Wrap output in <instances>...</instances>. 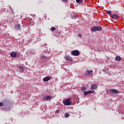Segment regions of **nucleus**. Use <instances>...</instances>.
<instances>
[{
    "mask_svg": "<svg viewBox=\"0 0 124 124\" xmlns=\"http://www.w3.org/2000/svg\"><path fill=\"white\" fill-rule=\"evenodd\" d=\"M91 31H102V27L99 26H94L91 28Z\"/></svg>",
    "mask_w": 124,
    "mask_h": 124,
    "instance_id": "1",
    "label": "nucleus"
},
{
    "mask_svg": "<svg viewBox=\"0 0 124 124\" xmlns=\"http://www.w3.org/2000/svg\"><path fill=\"white\" fill-rule=\"evenodd\" d=\"M63 103L64 105H66V106L71 105V103H72V102H71V98H69L65 99V100L63 101Z\"/></svg>",
    "mask_w": 124,
    "mask_h": 124,
    "instance_id": "2",
    "label": "nucleus"
},
{
    "mask_svg": "<svg viewBox=\"0 0 124 124\" xmlns=\"http://www.w3.org/2000/svg\"><path fill=\"white\" fill-rule=\"evenodd\" d=\"M85 75H88V76L93 77V70H86L85 72Z\"/></svg>",
    "mask_w": 124,
    "mask_h": 124,
    "instance_id": "3",
    "label": "nucleus"
},
{
    "mask_svg": "<svg viewBox=\"0 0 124 124\" xmlns=\"http://www.w3.org/2000/svg\"><path fill=\"white\" fill-rule=\"evenodd\" d=\"M71 54L72 55H73V56H79L80 52H79V51H78V50H73L71 51Z\"/></svg>",
    "mask_w": 124,
    "mask_h": 124,
    "instance_id": "4",
    "label": "nucleus"
},
{
    "mask_svg": "<svg viewBox=\"0 0 124 124\" xmlns=\"http://www.w3.org/2000/svg\"><path fill=\"white\" fill-rule=\"evenodd\" d=\"M111 17L113 19V20H118L119 18V15L114 13L111 15Z\"/></svg>",
    "mask_w": 124,
    "mask_h": 124,
    "instance_id": "5",
    "label": "nucleus"
},
{
    "mask_svg": "<svg viewBox=\"0 0 124 124\" xmlns=\"http://www.w3.org/2000/svg\"><path fill=\"white\" fill-rule=\"evenodd\" d=\"M43 99L44 100L50 101L51 99H52V96L50 95H46L43 96Z\"/></svg>",
    "mask_w": 124,
    "mask_h": 124,
    "instance_id": "6",
    "label": "nucleus"
},
{
    "mask_svg": "<svg viewBox=\"0 0 124 124\" xmlns=\"http://www.w3.org/2000/svg\"><path fill=\"white\" fill-rule=\"evenodd\" d=\"M15 31H21V26L20 24H16L15 26Z\"/></svg>",
    "mask_w": 124,
    "mask_h": 124,
    "instance_id": "7",
    "label": "nucleus"
},
{
    "mask_svg": "<svg viewBox=\"0 0 124 124\" xmlns=\"http://www.w3.org/2000/svg\"><path fill=\"white\" fill-rule=\"evenodd\" d=\"M65 59L66 60V61H68V62H72V59L70 56H65Z\"/></svg>",
    "mask_w": 124,
    "mask_h": 124,
    "instance_id": "8",
    "label": "nucleus"
},
{
    "mask_svg": "<svg viewBox=\"0 0 124 124\" xmlns=\"http://www.w3.org/2000/svg\"><path fill=\"white\" fill-rule=\"evenodd\" d=\"M40 59H41L42 61H46V60H49V58L46 57L45 55H41L40 56Z\"/></svg>",
    "mask_w": 124,
    "mask_h": 124,
    "instance_id": "9",
    "label": "nucleus"
},
{
    "mask_svg": "<svg viewBox=\"0 0 124 124\" xmlns=\"http://www.w3.org/2000/svg\"><path fill=\"white\" fill-rule=\"evenodd\" d=\"M109 92L112 93H119V91L116 89H110Z\"/></svg>",
    "mask_w": 124,
    "mask_h": 124,
    "instance_id": "10",
    "label": "nucleus"
},
{
    "mask_svg": "<svg viewBox=\"0 0 124 124\" xmlns=\"http://www.w3.org/2000/svg\"><path fill=\"white\" fill-rule=\"evenodd\" d=\"M19 69L20 70V72H21V73L24 72V71H25V67L23 66H19Z\"/></svg>",
    "mask_w": 124,
    "mask_h": 124,
    "instance_id": "11",
    "label": "nucleus"
},
{
    "mask_svg": "<svg viewBox=\"0 0 124 124\" xmlns=\"http://www.w3.org/2000/svg\"><path fill=\"white\" fill-rule=\"evenodd\" d=\"M11 56L13 58H16V57H17V53L15 52H12L11 53Z\"/></svg>",
    "mask_w": 124,
    "mask_h": 124,
    "instance_id": "12",
    "label": "nucleus"
},
{
    "mask_svg": "<svg viewBox=\"0 0 124 124\" xmlns=\"http://www.w3.org/2000/svg\"><path fill=\"white\" fill-rule=\"evenodd\" d=\"M43 80L45 82H47V81H49V80H50V78L46 77L43 78Z\"/></svg>",
    "mask_w": 124,
    "mask_h": 124,
    "instance_id": "13",
    "label": "nucleus"
},
{
    "mask_svg": "<svg viewBox=\"0 0 124 124\" xmlns=\"http://www.w3.org/2000/svg\"><path fill=\"white\" fill-rule=\"evenodd\" d=\"M96 88H97V86H96V85H95V84H93L91 86L92 90H94V89H96Z\"/></svg>",
    "mask_w": 124,
    "mask_h": 124,
    "instance_id": "14",
    "label": "nucleus"
},
{
    "mask_svg": "<svg viewBox=\"0 0 124 124\" xmlns=\"http://www.w3.org/2000/svg\"><path fill=\"white\" fill-rule=\"evenodd\" d=\"M50 30L52 32H54V31H55L56 30V28H55L54 27H52L50 28Z\"/></svg>",
    "mask_w": 124,
    "mask_h": 124,
    "instance_id": "15",
    "label": "nucleus"
},
{
    "mask_svg": "<svg viewBox=\"0 0 124 124\" xmlns=\"http://www.w3.org/2000/svg\"><path fill=\"white\" fill-rule=\"evenodd\" d=\"M85 91H87V88H86V87L81 88V92H85Z\"/></svg>",
    "mask_w": 124,
    "mask_h": 124,
    "instance_id": "16",
    "label": "nucleus"
},
{
    "mask_svg": "<svg viewBox=\"0 0 124 124\" xmlns=\"http://www.w3.org/2000/svg\"><path fill=\"white\" fill-rule=\"evenodd\" d=\"M116 61H118L119 62V61H121V59L120 56H117L116 58Z\"/></svg>",
    "mask_w": 124,
    "mask_h": 124,
    "instance_id": "17",
    "label": "nucleus"
},
{
    "mask_svg": "<svg viewBox=\"0 0 124 124\" xmlns=\"http://www.w3.org/2000/svg\"><path fill=\"white\" fill-rule=\"evenodd\" d=\"M73 19H77V16L76 15H72Z\"/></svg>",
    "mask_w": 124,
    "mask_h": 124,
    "instance_id": "18",
    "label": "nucleus"
},
{
    "mask_svg": "<svg viewBox=\"0 0 124 124\" xmlns=\"http://www.w3.org/2000/svg\"><path fill=\"white\" fill-rule=\"evenodd\" d=\"M94 93V91H88V94H90L91 93Z\"/></svg>",
    "mask_w": 124,
    "mask_h": 124,
    "instance_id": "19",
    "label": "nucleus"
},
{
    "mask_svg": "<svg viewBox=\"0 0 124 124\" xmlns=\"http://www.w3.org/2000/svg\"><path fill=\"white\" fill-rule=\"evenodd\" d=\"M83 94L84 95H88L89 94V92H84Z\"/></svg>",
    "mask_w": 124,
    "mask_h": 124,
    "instance_id": "20",
    "label": "nucleus"
},
{
    "mask_svg": "<svg viewBox=\"0 0 124 124\" xmlns=\"http://www.w3.org/2000/svg\"><path fill=\"white\" fill-rule=\"evenodd\" d=\"M111 13H112V12H111L110 11H107V14H108V15H111Z\"/></svg>",
    "mask_w": 124,
    "mask_h": 124,
    "instance_id": "21",
    "label": "nucleus"
},
{
    "mask_svg": "<svg viewBox=\"0 0 124 124\" xmlns=\"http://www.w3.org/2000/svg\"><path fill=\"white\" fill-rule=\"evenodd\" d=\"M69 116V113H65V118L68 117Z\"/></svg>",
    "mask_w": 124,
    "mask_h": 124,
    "instance_id": "22",
    "label": "nucleus"
},
{
    "mask_svg": "<svg viewBox=\"0 0 124 124\" xmlns=\"http://www.w3.org/2000/svg\"><path fill=\"white\" fill-rule=\"evenodd\" d=\"M76 1L78 3H80L82 1V0H76Z\"/></svg>",
    "mask_w": 124,
    "mask_h": 124,
    "instance_id": "23",
    "label": "nucleus"
},
{
    "mask_svg": "<svg viewBox=\"0 0 124 124\" xmlns=\"http://www.w3.org/2000/svg\"><path fill=\"white\" fill-rule=\"evenodd\" d=\"M3 106V103L2 102L0 103V107Z\"/></svg>",
    "mask_w": 124,
    "mask_h": 124,
    "instance_id": "24",
    "label": "nucleus"
},
{
    "mask_svg": "<svg viewBox=\"0 0 124 124\" xmlns=\"http://www.w3.org/2000/svg\"><path fill=\"white\" fill-rule=\"evenodd\" d=\"M78 37H82V35H81L80 34H78Z\"/></svg>",
    "mask_w": 124,
    "mask_h": 124,
    "instance_id": "25",
    "label": "nucleus"
},
{
    "mask_svg": "<svg viewBox=\"0 0 124 124\" xmlns=\"http://www.w3.org/2000/svg\"><path fill=\"white\" fill-rule=\"evenodd\" d=\"M63 2H66L67 1V0H62Z\"/></svg>",
    "mask_w": 124,
    "mask_h": 124,
    "instance_id": "26",
    "label": "nucleus"
}]
</instances>
